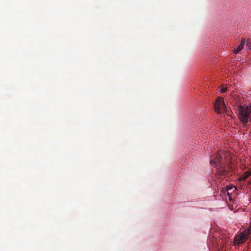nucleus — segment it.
<instances>
[{"instance_id": "1", "label": "nucleus", "mask_w": 251, "mask_h": 251, "mask_svg": "<svg viewBox=\"0 0 251 251\" xmlns=\"http://www.w3.org/2000/svg\"><path fill=\"white\" fill-rule=\"evenodd\" d=\"M228 154L224 151H221L217 154L214 159L210 161V164L214 167H217L216 173L219 175H225L227 174L228 170L224 168L225 161H222L221 159L223 156H226Z\"/></svg>"}, {"instance_id": "2", "label": "nucleus", "mask_w": 251, "mask_h": 251, "mask_svg": "<svg viewBox=\"0 0 251 251\" xmlns=\"http://www.w3.org/2000/svg\"><path fill=\"white\" fill-rule=\"evenodd\" d=\"M239 118L240 120L245 124L251 117V105L240 106L239 107Z\"/></svg>"}, {"instance_id": "3", "label": "nucleus", "mask_w": 251, "mask_h": 251, "mask_svg": "<svg viewBox=\"0 0 251 251\" xmlns=\"http://www.w3.org/2000/svg\"><path fill=\"white\" fill-rule=\"evenodd\" d=\"M251 233V229L248 228L242 232L239 235L236 236L234 239L235 246L243 243Z\"/></svg>"}, {"instance_id": "4", "label": "nucleus", "mask_w": 251, "mask_h": 251, "mask_svg": "<svg viewBox=\"0 0 251 251\" xmlns=\"http://www.w3.org/2000/svg\"><path fill=\"white\" fill-rule=\"evenodd\" d=\"M215 111L218 113H221L223 111H225L226 107L224 102L223 98L218 97L215 102L214 105Z\"/></svg>"}, {"instance_id": "5", "label": "nucleus", "mask_w": 251, "mask_h": 251, "mask_svg": "<svg viewBox=\"0 0 251 251\" xmlns=\"http://www.w3.org/2000/svg\"><path fill=\"white\" fill-rule=\"evenodd\" d=\"M237 190V187L235 186L231 185L230 186H227L226 191H227L229 199H231V195L232 194H235V195H236Z\"/></svg>"}, {"instance_id": "6", "label": "nucleus", "mask_w": 251, "mask_h": 251, "mask_svg": "<svg viewBox=\"0 0 251 251\" xmlns=\"http://www.w3.org/2000/svg\"><path fill=\"white\" fill-rule=\"evenodd\" d=\"M245 43V41L244 39H242L240 44L238 46V48L234 50V52L235 54L238 53L243 48L244 44Z\"/></svg>"}, {"instance_id": "7", "label": "nucleus", "mask_w": 251, "mask_h": 251, "mask_svg": "<svg viewBox=\"0 0 251 251\" xmlns=\"http://www.w3.org/2000/svg\"><path fill=\"white\" fill-rule=\"evenodd\" d=\"M251 172H246L244 174L239 178L240 181H243L245 180L249 176L251 175Z\"/></svg>"}, {"instance_id": "8", "label": "nucleus", "mask_w": 251, "mask_h": 251, "mask_svg": "<svg viewBox=\"0 0 251 251\" xmlns=\"http://www.w3.org/2000/svg\"><path fill=\"white\" fill-rule=\"evenodd\" d=\"M227 91V88H226V87H222L220 90V93H224L225 92H226Z\"/></svg>"}, {"instance_id": "9", "label": "nucleus", "mask_w": 251, "mask_h": 251, "mask_svg": "<svg viewBox=\"0 0 251 251\" xmlns=\"http://www.w3.org/2000/svg\"><path fill=\"white\" fill-rule=\"evenodd\" d=\"M248 49H250V47L249 46H248Z\"/></svg>"}]
</instances>
